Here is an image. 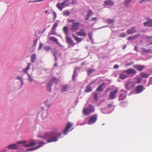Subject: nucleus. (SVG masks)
I'll use <instances>...</instances> for the list:
<instances>
[{
    "instance_id": "nucleus-1",
    "label": "nucleus",
    "mask_w": 152,
    "mask_h": 152,
    "mask_svg": "<svg viewBox=\"0 0 152 152\" xmlns=\"http://www.w3.org/2000/svg\"><path fill=\"white\" fill-rule=\"evenodd\" d=\"M45 143L40 142L38 140H33L29 143H27L26 141L18 142L16 144H12L9 145L8 148H6L1 152L6 151L8 148L10 149H19L22 150V152H26L33 151L39 148L44 146Z\"/></svg>"
},
{
    "instance_id": "nucleus-2",
    "label": "nucleus",
    "mask_w": 152,
    "mask_h": 152,
    "mask_svg": "<svg viewBox=\"0 0 152 152\" xmlns=\"http://www.w3.org/2000/svg\"><path fill=\"white\" fill-rule=\"evenodd\" d=\"M38 137L48 139L47 142H57L58 139L63 137V136H62L61 133L58 132L56 129H54L51 132L45 133L43 136L39 135Z\"/></svg>"
},
{
    "instance_id": "nucleus-3",
    "label": "nucleus",
    "mask_w": 152,
    "mask_h": 152,
    "mask_svg": "<svg viewBox=\"0 0 152 152\" xmlns=\"http://www.w3.org/2000/svg\"><path fill=\"white\" fill-rule=\"evenodd\" d=\"M95 110L94 105L89 104H86L83 110V113L85 115H88L94 113Z\"/></svg>"
},
{
    "instance_id": "nucleus-4",
    "label": "nucleus",
    "mask_w": 152,
    "mask_h": 152,
    "mask_svg": "<svg viewBox=\"0 0 152 152\" xmlns=\"http://www.w3.org/2000/svg\"><path fill=\"white\" fill-rule=\"evenodd\" d=\"M114 107L112 104L108 105V107L100 109V111L103 113L108 114L111 113L114 109Z\"/></svg>"
},
{
    "instance_id": "nucleus-5",
    "label": "nucleus",
    "mask_w": 152,
    "mask_h": 152,
    "mask_svg": "<svg viewBox=\"0 0 152 152\" xmlns=\"http://www.w3.org/2000/svg\"><path fill=\"white\" fill-rule=\"evenodd\" d=\"M97 118L98 116L96 114H94L91 116L87 122V124L88 125L94 124L97 121Z\"/></svg>"
},
{
    "instance_id": "nucleus-6",
    "label": "nucleus",
    "mask_w": 152,
    "mask_h": 152,
    "mask_svg": "<svg viewBox=\"0 0 152 152\" xmlns=\"http://www.w3.org/2000/svg\"><path fill=\"white\" fill-rule=\"evenodd\" d=\"M125 87L128 90H130L134 87V83L131 80H129L126 82L125 84Z\"/></svg>"
},
{
    "instance_id": "nucleus-7",
    "label": "nucleus",
    "mask_w": 152,
    "mask_h": 152,
    "mask_svg": "<svg viewBox=\"0 0 152 152\" xmlns=\"http://www.w3.org/2000/svg\"><path fill=\"white\" fill-rule=\"evenodd\" d=\"M73 125L70 122H68L65 128L63 131V133L64 135H66L67 134V133L71 131L72 129H71L70 130H69L70 128Z\"/></svg>"
},
{
    "instance_id": "nucleus-8",
    "label": "nucleus",
    "mask_w": 152,
    "mask_h": 152,
    "mask_svg": "<svg viewBox=\"0 0 152 152\" xmlns=\"http://www.w3.org/2000/svg\"><path fill=\"white\" fill-rule=\"evenodd\" d=\"M120 91L123 92V93H121L120 94L118 98V99L119 100H122L126 98L127 94V91H125L122 89Z\"/></svg>"
},
{
    "instance_id": "nucleus-9",
    "label": "nucleus",
    "mask_w": 152,
    "mask_h": 152,
    "mask_svg": "<svg viewBox=\"0 0 152 152\" xmlns=\"http://www.w3.org/2000/svg\"><path fill=\"white\" fill-rule=\"evenodd\" d=\"M125 71L128 76L130 75L133 76L135 75L137 73L135 70L132 68H130Z\"/></svg>"
},
{
    "instance_id": "nucleus-10",
    "label": "nucleus",
    "mask_w": 152,
    "mask_h": 152,
    "mask_svg": "<svg viewBox=\"0 0 152 152\" xmlns=\"http://www.w3.org/2000/svg\"><path fill=\"white\" fill-rule=\"evenodd\" d=\"M118 91L117 90H115L112 92H111L109 96V99H114L116 98V94L117 93Z\"/></svg>"
},
{
    "instance_id": "nucleus-11",
    "label": "nucleus",
    "mask_w": 152,
    "mask_h": 152,
    "mask_svg": "<svg viewBox=\"0 0 152 152\" xmlns=\"http://www.w3.org/2000/svg\"><path fill=\"white\" fill-rule=\"evenodd\" d=\"M145 89L143 86H138L136 89V92L137 94H139L142 91Z\"/></svg>"
},
{
    "instance_id": "nucleus-12",
    "label": "nucleus",
    "mask_w": 152,
    "mask_h": 152,
    "mask_svg": "<svg viewBox=\"0 0 152 152\" xmlns=\"http://www.w3.org/2000/svg\"><path fill=\"white\" fill-rule=\"evenodd\" d=\"M129 77V76H128L125 72V71L124 70L120 74L119 78L120 79L124 80L126 79Z\"/></svg>"
},
{
    "instance_id": "nucleus-13",
    "label": "nucleus",
    "mask_w": 152,
    "mask_h": 152,
    "mask_svg": "<svg viewBox=\"0 0 152 152\" xmlns=\"http://www.w3.org/2000/svg\"><path fill=\"white\" fill-rule=\"evenodd\" d=\"M66 39L67 43L69 45H71L72 47H73L74 46L75 43L70 37L67 36H66Z\"/></svg>"
},
{
    "instance_id": "nucleus-14",
    "label": "nucleus",
    "mask_w": 152,
    "mask_h": 152,
    "mask_svg": "<svg viewBox=\"0 0 152 152\" xmlns=\"http://www.w3.org/2000/svg\"><path fill=\"white\" fill-rule=\"evenodd\" d=\"M77 34L79 36L86 37V34L85 30L83 29H82L79 31L77 32Z\"/></svg>"
},
{
    "instance_id": "nucleus-15",
    "label": "nucleus",
    "mask_w": 152,
    "mask_h": 152,
    "mask_svg": "<svg viewBox=\"0 0 152 152\" xmlns=\"http://www.w3.org/2000/svg\"><path fill=\"white\" fill-rule=\"evenodd\" d=\"M80 24V23H74L72 26L71 29L72 30H76L78 29L79 25Z\"/></svg>"
},
{
    "instance_id": "nucleus-16",
    "label": "nucleus",
    "mask_w": 152,
    "mask_h": 152,
    "mask_svg": "<svg viewBox=\"0 0 152 152\" xmlns=\"http://www.w3.org/2000/svg\"><path fill=\"white\" fill-rule=\"evenodd\" d=\"M133 67L136 68L137 70L139 71H141L145 68V66L143 65H137L133 66Z\"/></svg>"
},
{
    "instance_id": "nucleus-17",
    "label": "nucleus",
    "mask_w": 152,
    "mask_h": 152,
    "mask_svg": "<svg viewBox=\"0 0 152 152\" xmlns=\"http://www.w3.org/2000/svg\"><path fill=\"white\" fill-rule=\"evenodd\" d=\"M63 2L60 3H58L56 5V7L61 11H62L64 8V5Z\"/></svg>"
},
{
    "instance_id": "nucleus-18",
    "label": "nucleus",
    "mask_w": 152,
    "mask_h": 152,
    "mask_svg": "<svg viewBox=\"0 0 152 152\" xmlns=\"http://www.w3.org/2000/svg\"><path fill=\"white\" fill-rule=\"evenodd\" d=\"M53 101L51 99H48L45 102L46 105L48 106H50L53 103Z\"/></svg>"
},
{
    "instance_id": "nucleus-19",
    "label": "nucleus",
    "mask_w": 152,
    "mask_h": 152,
    "mask_svg": "<svg viewBox=\"0 0 152 152\" xmlns=\"http://www.w3.org/2000/svg\"><path fill=\"white\" fill-rule=\"evenodd\" d=\"M114 2L110 0L105 1L104 5V6L107 7L108 6H111L114 4Z\"/></svg>"
},
{
    "instance_id": "nucleus-20",
    "label": "nucleus",
    "mask_w": 152,
    "mask_h": 152,
    "mask_svg": "<svg viewBox=\"0 0 152 152\" xmlns=\"http://www.w3.org/2000/svg\"><path fill=\"white\" fill-rule=\"evenodd\" d=\"M93 13L91 10H89L87 12V13L86 15V17L85 18V20H88L90 16L92 15Z\"/></svg>"
},
{
    "instance_id": "nucleus-21",
    "label": "nucleus",
    "mask_w": 152,
    "mask_h": 152,
    "mask_svg": "<svg viewBox=\"0 0 152 152\" xmlns=\"http://www.w3.org/2000/svg\"><path fill=\"white\" fill-rule=\"evenodd\" d=\"M93 82H91L87 86L86 89L85 90V92L86 93H88L92 91V88L90 86L93 83Z\"/></svg>"
},
{
    "instance_id": "nucleus-22",
    "label": "nucleus",
    "mask_w": 152,
    "mask_h": 152,
    "mask_svg": "<svg viewBox=\"0 0 152 152\" xmlns=\"http://www.w3.org/2000/svg\"><path fill=\"white\" fill-rule=\"evenodd\" d=\"M62 88L61 89V91L63 92H66L68 91L69 89V85L67 84H66L62 86Z\"/></svg>"
},
{
    "instance_id": "nucleus-23",
    "label": "nucleus",
    "mask_w": 152,
    "mask_h": 152,
    "mask_svg": "<svg viewBox=\"0 0 152 152\" xmlns=\"http://www.w3.org/2000/svg\"><path fill=\"white\" fill-rule=\"evenodd\" d=\"M144 24L145 26L152 27V20H150L148 22H145Z\"/></svg>"
},
{
    "instance_id": "nucleus-24",
    "label": "nucleus",
    "mask_w": 152,
    "mask_h": 152,
    "mask_svg": "<svg viewBox=\"0 0 152 152\" xmlns=\"http://www.w3.org/2000/svg\"><path fill=\"white\" fill-rule=\"evenodd\" d=\"M104 21L106 22L107 23L109 24L112 23L114 22L115 20L113 19H110L109 18H107L104 20Z\"/></svg>"
},
{
    "instance_id": "nucleus-25",
    "label": "nucleus",
    "mask_w": 152,
    "mask_h": 152,
    "mask_svg": "<svg viewBox=\"0 0 152 152\" xmlns=\"http://www.w3.org/2000/svg\"><path fill=\"white\" fill-rule=\"evenodd\" d=\"M135 32V30L134 27H132L130 29L127 30V33L128 34H132Z\"/></svg>"
},
{
    "instance_id": "nucleus-26",
    "label": "nucleus",
    "mask_w": 152,
    "mask_h": 152,
    "mask_svg": "<svg viewBox=\"0 0 152 152\" xmlns=\"http://www.w3.org/2000/svg\"><path fill=\"white\" fill-rule=\"evenodd\" d=\"M30 65L31 64L30 63H29L28 64V65L27 66V67L26 68L23 69V72L27 74H28V73L27 72V71L28 69H29Z\"/></svg>"
},
{
    "instance_id": "nucleus-27",
    "label": "nucleus",
    "mask_w": 152,
    "mask_h": 152,
    "mask_svg": "<svg viewBox=\"0 0 152 152\" xmlns=\"http://www.w3.org/2000/svg\"><path fill=\"white\" fill-rule=\"evenodd\" d=\"M63 31L66 36L68 34V28L67 26H65L63 28Z\"/></svg>"
},
{
    "instance_id": "nucleus-28",
    "label": "nucleus",
    "mask_w": 152,
    "mask_h": 152,
    "mask_svg": "<svg viewBox=\"0 0 152 152\" xmlns=\"http://www.w3.org/2000/svg\"><path fill=\"white\" fill-rule=\"evenodd\" d=\"M104 84V83H102L100 85L98 86V88L96 89V91H102L103 90L102 86Z\"/></svg>"
},
{
    "instance_id": "nucleus-29",
    "label": "nucleus",
    "mask_w": 152,
    "mask_h": 152,
    "mask_svg": "<svg viewBox=\"0 0 152 152\" xmlns=\"http://www.w3.org/2000/svg\"><path fill=\"white\" fill-rule=\"evenodd\" d=\"M141 76L142 77L148 78L149 75L147 73L142 72L140 74Z\"/></svg>"
},
{
    "instance_id": "nucleus-30",
    "label": "nucleus",
    "mask_w": 152,
    "mask_h": 152,
    "mask_svg": "<svg viewBox=\"0 0 152 152\" xmlns=\"http://www.w3.org/2000/svg\"><path fill=\"white\" fill-rule=\"evenodd\" d=\"M36 58V56L35 54H33L31 56V61L32 63L34 62Z\"/></svg>"
},
{
    "instance_id": "nucleus-31",
    "label": "nucleus",
    "mask_w": 152,
    "mask_h": 152,
    "mask_svg": "<svg viewBox=\"0 0 152 152\" xmlns=\"http://www.w3.org/2000/svg\"><path fill=\"white\" fill-rule=\"evenodd\" d=\"M49 39L50 40L56 42V43L58 42L57 39L55 37H49Z\"/></svg>"
},
{
    "instance_id": "nucleus-32",
    "label": "nucleus",
    "mask_w": 152,
    "mask_h": 152,
    "mask_svg": "<svg viewBox=\"0 0 152 152\" xmlns=\"http://www.w3.org/2000/svg\"><path fill=\"white\" fill-rule=\"evenodd\" d=\"M77 69L76 68H75V70L74 72V74L72 76L73 79L74 80H75V78H76L77 76V74H76V71Z\"/></svg>"
},
{
    "instance_id": "nucleus-33",
    "label": "nucleus",
    "mask_w": 152,
    "mask_h": 152,
    "mask_svg": "<svg viewBox=\"0 0 152 152\" xmlns=\"http://www.w3.org/2000/svg\"><path fill=\"white\" fill-rule=\"evenodd\" d=\"M52 85L53 83L51 81L47 85L48 88V91L49 92L51 90V87L52 86Z\"/></svg>"
},
{
    "instance_id": "nucleus-34",
    "label": "nucleus",
    "mask_w": 152,
    "mask_h": 152,
    "mask_svg": "<svg viewBox=\"0 0 152 152\" xmlns=\"http://www.w3.org/2000/svg\"><path fill=\"white\" fill-rule=\"evenodd\" d=\"M132 0H125L124 2V4L126 6H128Z\"/></svg>"
},
{
    "instance_id": "nucleus-35",
    "label": "nucleus",
    "mask_w": 152,
    "mask_h": 152,
    "mask_svg": "<svg viewBox=\"0 0 152 152\" xmlns=\"http://www.w3.org/2000/svg\"><path fill=\"white\" fill-rule=\"evenodd\" d=\"M63 3H64L63 4L65 6H68L69 5V0H65Z\"/></svg>"
},
{
    "instance_id": "nucleus-36",
    "label": "nucleus",
    "mask_w": 152,
    "mask_h": 152,
    "mask_svg": "<svg viewBox=\"0 0 152 152\" xmlns=\"http://www.w3.org/2000/svg\"><path fill=\"white\" fill-rule=\"evenodd\" d=\"M58 81V79L55 77H53L51 80V81L53 83H57Z\"/></svg>"
},
{
    "instance_id": "nucleus-37",
    "label": "nucleus",
    "mask_w": 152,
    "mask_h": 152,
    "mask_svg": "<svg viewBox=\"0 0 152 152\" xmlns=\"http://www.w3.org/2000/svg\"><path fill=\"white\" fill-rule=\"evenodd\" d=\"M70 14V12L69 10H67L64 12L63 15L65 16H68Z\"/></svg>"
},
{
    "instance_id": "nucleus-38",
    "label": "nucleus",
    "mask_w": 152,
    "mask_h": 152,
    "mask_svg": "<svg viewBox=\"0 0 152 152\" xmlns=\"http://www.w3.org/2000/svg\"><path fill=\"white\" fill-rule=\"evenodd\" d=\"M146 38L147 39H149V44L148 45H152V37H149L148 36H146Z\"/></svg>"
},
{
    "instance_id": "nucleus-39",
    "label": "nucleus",
    "mask_w": 152,
    "mask_h": 152,
    "mask_svg": "<svg viewBox=\"0 0 152 152\" xmlns=\"http://www.w3.org/2000/svg\"><path fill=\"white\" fill-rule=\"evenodd\" d=\"M75 40L77 42L79 43L82 40V38H80L78 37H75Z\"/></svg>"
},
{
    "instance_id": "nucleus-40",
    "label": "nucleus",
    "mask_w": 152,
    "mask_h": 152,
    "mask_svg": "<svg viewBox=\"0 0 152 152\" xmlns=\"http://www.w3.org/2000/svg\"><path fill=\"white\" fill-rule=\"evenodd\" d=\"M95 70L94 69H91L87 71L88 75H91L94 72Z\"/></svg>"
},
{
    "instance_id": "nucleus-41",
    "label": "nucleus",
    "mask_w": 152,
    "mask_h": 152,
    "mask_svg": "<svg viewBox=\"0 0 152 152\" xmlns=\"http://www.w3.org/2000/svg\"><path fill=\"white\" fill-rule=\"evenodd\" d=\"M28 79L30 82H32L33 81V77L31 76L29 74H28Z\"/></svg>"
},
{
    "instance_id": "nucleus-42",
    "label": "nucleus",
    "mask_w": 152,
    "mask_h": 152,
    "mask_svg": "<svg viewBox=\"0 0 152 152\" xmlns=\"http://www.w3.org/2000/svg\"><path fill=\"white\" fill-rule=\"evenodd\" d=\"M56 33L55 32V29L52 28V30L49 33V34L51 35H56Z\"/></svg>"
},
{
    "instance_id": "nucleus-43",
    "label": "nucleus",
    "mask_w": 152,
    "mask_h": 152,
    "mask_svg": "<svg viewBox=\"0 0 152 152\" xmlns=\"http://www.w3.org/2000/svg\"><path fill=\"white\" fill-rule=\"evenodd\" d=\"M44 49L45 51H48L50 50V47L49 46H45L44 47Z\"/></svg>"
},
{
    "instance_id": "nucleus-44",
    "label": "nucleus",
    "mask_w": 152,
    "mask_h": 152,
    "mask_svg": "<svg viewBox=\"0 0 152 152\" xmlns=\"http://www.w3.org/2000/svg\"><path fill=\"white\" fill-rule=\"evenodd\" d=\"M142 51L143 52H145V53H148L150 51V49L146 50L145 49L142 48Z\"/></svg>"
},
{
    "instance_id": "nucleus-45",
    "label": "nucleus",
    "mask_w": 152,
    "mask_h": 152,
    "mask_svg": "<svg viewBox=\"0 0 152 152\" xmlns=\"http://www.w3.org/2000/svg\"><path fill=\"white\" fill-rule=\"evenodd\" d=\"M152 84V77L149 78V80L148 84V86H149Z\"/></svg>"
},
{
    "instance_id": "nucleus-46",
    "label": "nucleus",
    "mask_w": 152,
    "mask_h": 152,
    "mask_svg": "<svg viewBox=\"0 0 152 152\" xmlns=\"http://www.w3.org/2000/svg\"><path fill=\"white\" fill-rule=\"evenodd\" d=\"M16 79L17 80H20V81H21L22 80H23V77L20 76H17L16 77Z\"/></svg>"
},
{
    "instance_id": "nucleus-47",
    "label": "nucleus",
    "mask_w": 152,
    "mask_h": 152,
    "mask_svg": "<svg viewBox=\"0 0 152 152\" xmlns=\"http://www.w3.org/2000/svg\"><path fill=\"white\" fill-rule=\"evenodd\" d=\"M138 35H140V34H138L137 35H136L135 36H134V37H129L128 38V39L129 40H130L131 39H133L134 37H137V36H138Z\"/></svg>"
},
{
    "instance_id": "nucleus-48",
    "label": "nucleus",
    "mask_w": 152,
    "mask_h": 152,
    "mask_svg": "<svg viewBox=\"0 0 152 152\" xmlns=\"http://www.w3.org/2000/svg\"><path fill=\"white\" fill-rule=\"evenodd\" d=\"M94 99L95 100H97L98 99V96L96 94H94Z\"/></svg>"
},
{
    "instance_id": "nucleus-49",
    "label": "nucleus",
    "mask_w": 152,
    "mask_h": 152,
    "mask_svg": "<svg viewBox=\"0 0 152 152\" xmlns=\"http://www.w3.org/2000/svg\"><path fill=\"white\" fill-rule=\"evenodd\" d=\"M58 26V23H56L54 24L53 26L52 27V28L54 29H55Z\"/></svg>"
},
{
    "instance_id": "nucleus-50",
    "label": "nucleus",
    "mask_w": 152,
    "mask_h": 152,
    "mask_svg": "<svg viewBox=\"0 0 152 152\" xmlns=\"http://www.w3.org/2000/svg\"><path fill=\"white\" fill-rule=\"evenodd\" d=\"M126 35V34L125 33H123L122 34H121L120 35V36L121 37H124Z\"/></svg>"
},
{
    "instance_id": "nucleus-51",
    "label": "nucleus",
    "mask_w": 152,
    "mask_h": 152,
    "mask_svg": "<svg viewBox=\"0 0 152 152\" xmlns=\"http://www.w3.org/2000/svg\"><path fill=\"white\" fill-rule=\"evenodd\" d=\"M141 80L142 79L141 78L138 77L137 79V82L139 83L141 82Z\"/></svg>"
},
{
    "instance_id": "nucleus-52",
    "label": "nucleus",
    "mask_w": 152,
    "mask_h": 152,
    "mask_svg": "<svg viewBox=\"0 0 152 152\" xmlns=\"http://www.w3.org/2000/svg\"><path fill=\"white\" fill-rule=\"evenodd\" d=\"M53 13L54 18V19H56V18L57 17L56 13L54 11L53 12Z\"/></svg>"
},
{
    "instance_id": "nucleus-53",
    "label": "nucleus",
    "mask_w": 152,
    "mask_h": 152,
    "mask_svg": "<svg viewBox=\"0 0 152 152\" xmlns=\"http://www.w3.org/2000/svg\"><path fill=\"white\" fill-rule=\"evenodd\" d=\"M37 39H36L35 40L34 42V44H33V46H35L37 44Z\"/></svg>"
},
{
    "instance_id": "nucleus-54",
    "label": "nucleus",
    "mask_w": 152,
    "mask_h": 152,
    "mask_svg": "<svg viewBox=\"0 0 152 152\" xmlns=\"http://www.w3.org/2000/svg\"><path fill=\"white\" fill-rule=\"evenodd\" d=\"M88 35L89 37H92V33L91 32H89L88 33Z\"/></svg>"
},
{
    "instance_id": "nucleus-55",
    "label": "nucleus",
    "mask_w": 152,
    "mask_h": 152,
    "mask_svg": "<svg viewBox=\"0 0 152 152\" xmlns=\"http://www.w3.org/2000/svg\"><path fill=\"white\" fill-rule=\"evenodd\" d=\"M96 19H97V18L96 17H93V18H92L91 21H96Z\"/></svg>"
},
{
    "instance_id": "nucleus-56",
    "label": "nucleus",
    "mask_w": 152,
    "mask_h": 152,
    "mask_svg": "<svg viewBox=\"0 0 152 152\" xmlns=\"http://www.w3.org/2000/svg\"><path fill=\"white\" fill-rule=\"evenodd\" d=\"M53 55L54 56V57H55V61H57L58 60V59H57V58L56 57V53H54L53 54Z\"/></svg>"
},
{
    "instance_id": "nucleus-57",
    "label": "nucleus",
    "mask_w": 152,
    "mask_h": 152,
    "mask_svg": "<svg viewBox=\"0 0 152 152\" xmlns=\"http://www.w3.org/2000/svg\"><path fill=\"white\" fill-rule=\"evenodd\" d=\"M42 44L41 43H40V44L39 47V50H40L42 48Z\"/></svg>"
},
{
    "instance_id": "nucleus-58",
    "label": "nucleus",
    "mask_w": 152,
    "mask_h": 152,
    "mask_svg": "<svg viewBox=\"0 0 152 152\" xmlns=\"http://www.w3.org/2000/svg\"><path fill=\"white\" fill-rule=\"evenodd\" d=\"M76 2H77L76 0H73L72 1V4H76Z\"/></svg>"
},
{
    "instance_id": "nucleus-59",
    "label": "nucleus",
    "mask_w": 152,
    "mask_h": 152,
    "mask_svg": "<svg viewBox=\"0 0 152 152\" xmlns=\"http://www.w3.org/2000/svg\"><path fill=\"white\" fill-rule=\"evenodd\" d=\"M118 68V66L117 65H115L114 66V69H117Z\"/></svg>"
},
{
    "instance_id": "nucleus-60",
    "label": "nucleus",
    "mask_w": 152,
    "mask_h": 152,
    "mask_svg": "<svg viewBox=\"0 0 152 152\" xmlns=\"http://www.w3.org/2000/svg\"><path fill=\"white\" fill-rule=\"evenodd\" d=\"M59 46H61V47H63V46L62 45L58 42H58H57L56 43Z\"/></svg>"
},
{
    "instance_id": "nucleus-61",
    "label": "nucleus",
    "mask_w": 152,
    "mask_h": 152,
    "mask_svg": "<svg viewBox=\"0 0 152 152\" xmlns=\"http://www.w3.org/2000/svg\"><path fill=\"white\" fill-rule=\"evenodd\" d=\"M125 104V102H122L120 104V105L121 106H123V105Z\"/></svg>"
},
{
    "instance_id": "nucleus-62",
    "label": "nucleus",
    "mask_w": 152,
    "mask_h": 152,
    "mask_svg": "<svg viewBox=\"0 0 152 152\" xmlns=\"http://www.w3.org/2000/svg\"><path fill=\"white\" fill-rule=\"evenodd\" d=\"M21 82V86H22L24 84V83L23 82V80H22V81H20Z\"/></svg>"
},
{
    "instance_id": "nucleus-63",
    "label": "nucleus",
    "mask_w": 152,
    "mask_h": 152,
    "mask_svg": "<svg viewBox=\"0 0 152 152\" xmlns=\"http://www.w3.org/2000/svg\"><path fill=\"white\" fill-rule=\"evenodd\" d=\"M86 124V123L85 122H83V123H81L80 124V126L83 125H85Z\"/></svg>"
},
{
    "instance_id": "nucleus-64",
    "label": "nucleus",
    "mask_w": 152,
    "mask_h": 152,
    "mask_svg": "<svg viewBox=\"0 0 152 152\" xmlns=\"http://www.w3.org/2000/svg\"><path fill=\"white\" fill-rule=\"evenodd\" d=\"M72 37L74 38V39H75V37H77L74 34H72Z\"/></svg>"
}]
</instances>
